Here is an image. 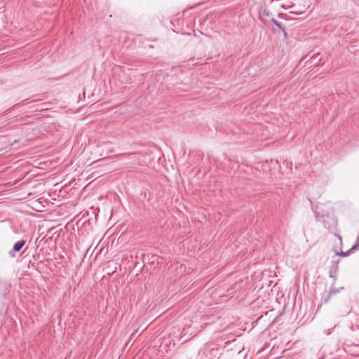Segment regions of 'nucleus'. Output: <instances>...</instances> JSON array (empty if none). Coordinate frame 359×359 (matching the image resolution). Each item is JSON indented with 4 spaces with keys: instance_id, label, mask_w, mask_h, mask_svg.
Returning <instances> with one entry per match:
<instances>
[{
    "instance_id": "nucleus-1",
    "label": "nucleus",
    "mask_w": 359,
    "mask_h": 359,
    "mask_svg": "<svg viewBox=\"0 0 359 359\" xmlns=\"http://www.w3.org/2000/svg\"><path fill=\"white\" fill-rule=\"evenodd\" d=\"M269 21L276 27V28L271 29L273 32L276 33L278 32H282L283 33L284 37L287 38L285 27L281 22L278 21L275 18H271Z\"/></svg>"
},
{
    "instance_id": "nucleus-2",
    "label": "nucleus",
    "mask_w": 359,
    "mask_h": 359,
    "mask_svg": "<svg viewBox=\"0 0 359 359\" xmlns=\"http://www.w3.org/2000/svg\"><path fill=\"white\" fill-rule=\"evenodd\" d=\"M26 241L25 240H20L16 242L12 250L9 251L8 255L11 257L14 258L16 257V252H20L25 245Z\"/></svg>"
},
{
    "instance_id": "nucleus-3",
    "label": "nucleus",
    "mask_w": 359,
    "mask_h": 359,
    "mask_svg": "<svg viewBox=\"0 0 359 359\" xmlns=\"http://www.w3.org/2000/svg\"><path fill=\"white\" fill-rule=\"evenodd\" d=\"M341 290H344V287H341L340 288H336L333 284L330 288L328 296L326 299H325L324 303H327L332 295L337 294Z\"/></svg>"
},
{
    "instance_id": "nucleus-4",
    "label": "nucleus",
    "mask_w": 359,
    "mask_h": 359,
    "mask_svg": "<svg viewBox=\"0 0 359 359\" xmlns=\"http://www.w3.org/2000/svg\"><path fill=\"white\" fill-rule=\"evenodd\" d=\"M359 248V243H355L352 248H351L348 250L346 252H341L340 253L338 252H336V255L341 257H347L352 252Z\"/></svg>"
},
{
    "instance_id": "nucleus-5",
    "label": "nucleus",
    "mask_w": 359,
    "mask_h": 359,
    "mask_svg": "<svg viewBox=\"0 0 359 359\" xmlns=\"http://www.w3.org/2000/svg\"><path fill=\"white\" fill-rule=\"evenodd\" d=\"M271 15V12L266 8H264V9L261 10L259 12L260 19L262 21H263L265 23L268 22V20L266 18L270 17Z\"/></svg>"
},
{
    "instance_id": "nucleus-6",
    "label": "nucleus",
    "mask_w": 359,
    "mask_h": 359,
    "mask_svg": "<svg viewBox=\"0 0 359 359\" xmlns=\"http://www.w3.org/2000/svg\"><path fill=\"white\" fill-rule=\"evenodd\" d=\"M339 262V260H336V261L333 260V261H332L331 265H330V267L329 273L337 274L338 273Z\"/></svg>"
},
{
    "instance_id": "nucleus-7",
    "label": "nucleus",
    "mask_w": 359,
    "mask_h": 359,
    "mask_svg": "<svg viewBox=\"0 0 359 359\" xmlns=\"http://www.w3.org/2000/svg\"><path fill=\"white\" fill-rule=\"evenodd\" d=\"M330 278H333V280H334V283L336 281V280H337V276H336V274H331V273H330Z\"/></svg>"
},
{
    "instance_id": "nucleus-8",
    "label": "nucleus",
    "mask_w": 359,
    "mask_h": 359,
    "mask_svg": "<svg viewBox=\"0 0 359 359\" xmlns=\"http://www.w3.org/2000/svg\"><path fill=\"white\" fill-rule=\"evenodd\" d=\"M355 243H359V234H358V236L357 238V241H356Z\"/></svg>"
},
{
    "instance_id": "nucleus-9",
    "label": "nucleus",
    "mask_w": 359,
    "mask_h": 359,
    "mask_svg": "<svg viewBox=\"0 0 359 359\" xmlns=\"http://www.w3.org/2000/svg\"><path fill=\"white\" fill-rule=\"evenodd\" d=\"M17 142H18V141H17V140H15V141L11 144V145H13L14 144H15V143H17Z\"/></svg>"
}]
</instances>
